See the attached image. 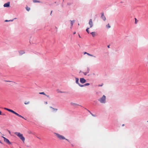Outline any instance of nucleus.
I'll list each match as a JSON object with an SVG mask.
<instances>
[{
  "instance_id": "52",
  "label": "nucleus",
  "mask_w": 148,
  "mask_h": 148,
  "mask_svg": "<svg viewBox=\"0 0 148 148\" xmlns=\"http://www.w3.org/2000/svg\"><path fill=\"white\" fill-rule=\"evenodd\" d=\"M78 25H79V24H78Z\"/></svg>"
},
{
  "instance_id": "11",
  "label": "nucleus",
  "mask_w": 148,
  "mask_h": 148,
  "mask_svg": "<svg viewBox=\"0 0 148 148\" xmlns=\"http://www.w3.org/2000/svg\"><path fill=\"white\" fill-rule=\"evenodd\" d=\"M20 55H22L25 53L24 51L22 50L19 51Z\"/></svg>"
},
{
  "instance_id": "42",
  "label": "nucleus",
  "mask_w": 148,
  "mask_h": 148,
  "mask_svg": "<svg viewBox=\"0 0 148 148\" xmlns=\"http://www.w3.org/2000/svg\"><path fill=\"white\" fill-rule=\"evenodd\" d=\"M76 32H73V34H76Z\"/></svg>"
},
{
  "instance_id": "4",
  "label": "nucleus",
  "mask_w": 148,
  "mask_h": 148,
  "mask_svg": "<svg viewBox=\"0 0 148 148\" xmlns=\"http://www.w3.org/2000/svg\"><path fill=\"white\" fill-rule=\"evenodd\" d=\"M3 138L4 139V141L5 142L9 145H10L12 144L11 143L10 141L8 139L4 137H3Z\"/></svg>"
},
{
  "instance_id": "40",
  "label": "nucleus",
  "mask_w": 148,
  "mask_h": 148,
  "mask_svg": "<svg viewBox=\"0 0 148 148\" xmlns=\"http://www.w3.org/2000/svg\"><path fill=\"white\" fill-rule=\"evenodd\" d=\"M2 114V112L0 110V115Z\"/></svg>"
},
{
  "instance_id": "8",
  "label": "nucleus",
  "mask_w": 148,
  "mask_h": 148,
  "mask_svg": "<svg viewBox=\"0 0 148 148\" xmlns=\"http://www.w3.org/2000/svg\"><path fill=\"white\" fill-rule=\"evenodd\" d=\"M70 104L71 106L75 107H77V106H80L78 104L75 103H73V102H71L70 103Z\"/></svg>"
},
{
  "instance_id": "35",
  "label": "nucleus",
  "mask_w": 148,
  "mask_h": 148,
  "mask_svg": "<svg viewBox=\"0 0 148 148\" xmlns=\"http://www.w3.org/2000/svg\"><path fill=\"white\" fill-rule=\"evenodd\" d=\"M1 115H3V116H5L6 114L5 113H3V114H2Z\"/></svg>"
},
{
  "instance_id": "9",
  "label": "nucleus",
  "mask_w": 148,
  "mask_h": 148,
  "mask_svg": "<svg viewBox=\"0 0 148 148\" xmlns=\"http://www.w3.org/2000/svg\"><path fill=\"white\" fill-rule=\"evenodd\" d=\"M10 6V2H8L7 3H6L4 4L3 5V6L4 7H9Z\"/></svg>"
},
{
  "instance_id": "33",
  "label": "nucleus",
  "mask_w": 148,
  "mask_h": 148,
  "mask_svg": "<svg viewBox=\"0 0 148 148\" xmlns=\"http://www.w3.org/2000/svg\"><path fill=\"white\" fill-rule=\"evenodd\" d=\"M19 116V117H20L22 118H23V119H24V118L23 116H21V115H20L19 114V116Z\"/></svg>"
},
{
  "instance_id": "46",
  "label": "nucleus",
  "mask_w": 148,
  "mask_h": 148,
  "mask_svg": "<svg viewBox=\"0 0 148 148\" xmlns=\"http://www.w3.org/2000/svg\"><path fill=\"white\" fill-rule=\"evenodd\" d=\"M0 143H1V144H2V142L0 140Z\"/></svg>"
},
{
  "instance_id": "30",
  "label": "nucleus",
  "mask_w": 148,
  "mask_h": 148,
  "mask_svg": "<svg viewBox=\"0 0 148 148\" xmlns=\"http://www.w3.org/2000/svg\"><path fill=\"white\" fill-rule=\"evenodd\" d=\"M29 101H28V102H25V103H24L25 104V105H27V104H29Z\"/></svg>"
},
{
  "instance_id": "48",
  "label": "nucleus",
  "mask_w": 148,
  "mask_h": 148,
  "mask_svg": "<svg viewBox=\"0 0 148 148\" xmlns=\"http://www.w3.org/2000/svg\"><path fill=\"white\" fill-rule=\"evenodd\" d=\"M8 132H9V133L10 134V131L8 130Z\"/></svg>"
},
{
  "instance_id": "18",
  "label": "nucleus",
  "mask_w": 148,
  "mask_h": 148,
  "mask_svg": "<svg viewBox=\"0 0 148 148\" xmlns=\"http://www.w3.org/2000/svg\"><path fill=\"white\" fill-rule=\"evenodd\" d=\"M12 113L15 114H16V115L17 116H19V114H18L16 112H15V111H13V112H12Z\"/></svg>"
},
{
  "instance_id": "28",
  "label": "nucleus",
  "mask_w": 148,
  "mask_h": 148,
  "mask_svg": "<svg viewBox=\"0 0 148 148\" xmlns=\"http://www.w3.org/2000/svg\"><path fill=\"white\" fill-rule=\"evenodd\" d=\"M90 85V84L88 83H86L84 84L85 86H88Z\"/></svg>"
},
{
  "instance_id": "47",
  "label": "nucleus",
  "mask_w": 148,
  "mask_h": 148,
  "mask_svg": "<svg viewBox=\"0 0 148 148\" xmlns=\"http://www.w3.org/2000/svg\"><path fill=\"white\" fill-rule=\"evenodd\" d=\"M79 38H81V36H80V35H79Z\"/></svg>"
},
{
  "instance_id": "32",
  "label": "nucleus",
  "mask_w": 148,
  "mask_h": 148,
  "mask_svg": "<svg viewBox=\"0 0 148 148\" xmlns=\"http://www.w3.org/2000/svg\"><path fill=\"white\" fill-rule=\"evenodd\" d=\"M28 133L29 134H32V132L30 131V130H29L28 132Z\"/></svg>"
},
{
  "instance_id": "26",
  "label": "nucleus",
  "mask_w": 148,
  "mask_h": 148,
  "mask_svg": "<svg viewBox=\"0 0 148 148\" xmlns=\"http://www.w3.org/2000/svg\"><path fill=\"white\" fill-rule=\"evenodd\" d=\"M90 71V69L88 67L87 68V70L86 72H87L88 73L89 72V71Z\"/></svg>"
},
{
  "instance_id": "17",
  "label": "nucleus",
  "mask_w": 148,
  "mask_h": 148,
  "mask_svg": "<svg viewBox=\"0 0 148 148\" xmlns=\"http://www.w3.org/2000/svg\"><path fill=\"white\" fill-rule=\"evenodd\" d=\"M70 21L71 22V27H72V26L73 25V23L75 22V21L74 20H73V21L71 20Z\"/></svg>"
},
{
  "instance_id": "36",
  "label": "nucleus",
  "mask_w": 148,
  "mask_h": 148,
  "mask_svg": "<svg viewBox=\"0 0 148 148\" xmlns=\"http://www.w3.org/2000/svg\"><path fill=\"white\" fill-rule=\"evenodd\" d=\"M67 5H71V3H67Z\"/></svg>"
},
{
  "instance_id": "23",
  "label": "nucleus",
  "mask_w": 148,
  "mask_h": 148,
  "mask_svg": "<svg viewBox=\"0 0 148 148\" xmlns=\"http://www.w3.org/2000/svg\"><path fill=\"white\" fill-rule=\"evenodd\" d=\"M90 28V27L88 28L86 30V31L88 33H89V31L88 30Z\"/></svg>"
},
{
  "instance_id": "24",
  "label": "nucleus",
  "mask_w": 148,
  "mask_h": 148,
  "mask_svg": "<svg viewBox=\"0 0 148 148\" xmlns=\"http://www.w3.org/2000/svg\"><path fill=\"white\" fill-rule=\"evenodd\" d=\"M13 19L12 20H5V22H9V21H13Z\"/></svg>"
},
{
  "instance_id": "13",
  "label": "nucleus",
  "mask_w": 148,
  "mask_h": 148,
  "mask_svg": "<svg viewBox=\"0 0 148 148\" xmlns=\"http://www.w3.org/2000/svg\"><path fill=\"white\" fill-rule=\"evenodd\" d=\"M4 109L5 110H6L12 112H12H13V110H12L8 108H4Z\"/></svg>"
},
{
  "instance_id": "6",
  "label": "nucleus",
  "mask_w": 148,
  "mask_h": 148,
  "mask_svg": "<svg viewBox=\"0 0 148 148\" xmlns=\"http://www.w3.org/2000/svg\"><path fill=\"white\" fill-rule=\"evenodd\" d=\"M80 81L82 84L85 83L86 82V80L83 78H80Z\"/></svg>"
},
{
  "instance_id": "44",
  "label": "nucleus",
  "mask_w": 148,
  "mask_h": 148,
  "mask_svg": "<svg viewBox=\"0 0 148 148\" xmlns=\"http://www.w3.org/2000/svg\"><path fill=\"white\" fill-rule=\"evenodd\" d=\"M124 126V124H122V126Z\"/></svg>"
},
{
  "instance_id": "5",
  "label": "nucleus",
  "mask_w": 148,
  "mask_h": 148,
  "mask_svg": "<svg viewBox=\"0 0 148 148\" xmlns=\"http://www.w3.org/2000/svg\"><path fill=\"white\" fill-rule=\"evenodd\" d=\"M88 24L90 25V27L91 28L93 26V23L92 21V20L90 19L89 20L88 22Z\"/></svg>"
},
{
  "instance_id": "29",
  "label": "nucleus",
  "mask_w": 148,
  "mask_h": 148,
  "mask_svg": "<svg viewBox=\"0 0 148 148\" xmlns=\"http://www.w3.org/2000/svg\"><path fill=\"white\" fill-rule=\"evenodd\" d=\"M90 114L93 116L95 117L96 116L95 115L93 114L91 112H90Z\"/></svg>"
},
{
  "instance_id": "2",
  "label": "nucleus",
  "mask_w": 148,
  "mask_h": 148,
  "mask_svg": "<svg viewBox=\"0 0 148 148\" xmlns=\"http://www.w3.org/2000/svg\"><path fill=\"white\" fill-rule=\"evenodd\" d=\"M98 100L101 103H105L106 102V96L103 95L101 98L98 99Z\"/></svg>"
},
{
  "instance_id": "27",
  "label": "nucleus",
  "mask_w": 148,
  "mask_h": 148,
  "mask_svg": "<svg viewBox=\"0 0 148 148\" xmlns=\"http://www.w3.org/2000/svg\"><path fill=\"white\" fill-rule=\"evenodd\" d=\"M26 9L27 11H29L30 10V8L29 7H27L26 8Z\"/></svg>"
},
{
  "instance_id": "14",
  "label": "nucleus",
  "mask_w": 148,
  "mask_h": 148,
  "mask_svg": "<svg viewBox=\"0 0 148 148\" xmlns=\"http://www.w3.org/2000/svg\"><path fill=\"white\" fill-rule=\"evenodd\" d=\"M33 2L34 3H42L40 1H38L37 0H33Z\"/></svg>"
},
{
  "instance_id": "45",
  "label": "nucleus",
  "mask_w": 148,
  "mask_h": 148,
  "mask_svg": "<svg viewBox=\"0 0 148 148\" xmlns=\"http://www.w3.org/2000/svg\"><path fill=\"white\" fill-rule=\"evenodd\" d=\"M48 97H49V95H46Z\"/></svg>"
},
{
  "instance_id": "50",
  "label": "nucleus",
  "mask_w": 148,
  "mask_h": 148,
  "mask_svg": "<svg viewBox=\"0 0 148 148\" xmlns=\"http://www.w3.org/2000/svg\"><path fill=\"white\" fill-rule=\"evenodd\" d=\"M87 110L90 112L89 110H88L87 109Z\"/></svg>"
},
{
  "instance_id": "43",
  "label": "nucleus",
  "mask_w": 148,
  "mask_h": 148,
  "mask_svg": "<svg viewBox=\"0 0 148 148\" xmlns=\"http://www.w3.org/2000/svg\"><path fill=\"white\" fill-rule=\"evenodd\" d=\"M52 11H51V14H50V15H51V14H52Z\"/></svg>"
},
{
  "instance_id": "34",
  "label": "nucleus",
  "mask_w": 148,
  "mask_h": 148,
  "mask_svg": "<svg viewBox=\"0 0 148 148\" xmlns=\"http://www.w3.org/2000/svg\"><path fill=\"white\" fill-rule=\"evenodd\" d=\"M103 84H102L101 85H98V86H103Z\"/></svg>"
},
{
  "instance_id": "1",
  "label": "nucleus",
  "mask_w": 148,
  "mask_h": 148,
  "mask_svg": "<svg viewBox=\"0 0 148 148\" xmlns=\"http://www.w3.org/2000/svg\"><path fill=\"white\" fill-rule=\"evenodd\" d=\"M14 134L16 135L23 142L25 141V138L23 136V134L17 132H15Z\"/></svg>"
},
{
  "instance_id": "7",
  "label": "nucleus",
  "mask_w": 148,
  "mask_h": 148,
  "mask_svg": "<svg viewBox=\"0 0 148 148\" xmlns=\"http://www.w3.org/2000/svg\"><path fill=\"white\" fill-rule=\"evenodd\" d=\"M101 18L104 21H105L106 19V17L104 15L103 13V12L101 13Z\"/></svg>"
},
{
  "instance_id": "3",
  "label": "nucleus",
  "mask_w": 148,
  "mask_h": 148,
  "mask_svg": "<svg viewBox=\"0 0 148 148\" xmlns=\"http://www.w3.org/2000/svg\"><path fill=\"white\" fill-rule=\"evenodd\" d=\"M55 134H56V135L57 136V137L60 139L61 140L65 139L66 140L69 142V141L68 139L65 138L64 137V136H63L56 133H55Z\"/></svg>"
},
{
  "instance_id": "31",
  "label": "nucleus",
  "mask_w": 148,
  "mask_h": 148,
  "mask_svg": "<svg viewBox=\"0 0 148 148\" xmlns=\"http://www.w3.org/2000/svg\"><path fill=\"white\" fill-rule=\"evenodd\" d=\"M83 73H84L85 75H87V73H88L87 72H83Z\"/></svg>"
},
{
  "instance_id": "12",
  "label": "nucleus",
  "mask_w": 148,
  "mask_h": 148,
  "mask_svg": "<svg viewBox=\"0 0 148 148\" xmlns=\"http://www.w3.org/2000/svg\"><path fill=\"white\" fill-rule=\"evenodd\" d=\"M84 54H87V55H88L89 56H93V57H94L95 58L96 57L95 56H93V55H92L91 54H89V53H87L86 52H84Z\"/></svg>"
},
{
  "instance_id": "20",
  "label": "nucleus",
  "mask_w": 148,
  "mask_h": 148,
  "mask_svg": "<svg viewBox=\"0 0 148 148\" xmlns=\"http://www.w3.org/2000/svg\"><path fill=\"white\" fill-rule=\"evenodd\" d=\"M106 27L107 28H110V25L109 24H108L106 25Z\"/></svg>"
},
{
  "instance_id": "22",
  "label": "nucleus",
  "mask_w": 148,
  "mask_h": 148,
  "mask_svg": "<svg viewBox=\"0 0 148 148\" xmlns=\"http://www.w3.org/2000/svg\"><path fill=\"white\" fill-rule=\"evenodd\" d=\"M39 94H42L45 95H46L44 92H39Z\"/></svg>"
},
{
  "instance_id": "51",
  "label": "nucleus",
  "mask_w": 148,
  "mask_h": 148,
  "mask_svg": "<svg viewBox=\"0 0 148 148\" xmlns=\"http://www.w3.org/2000/svg\"><path fill=\"white\" fill-rule=\"evenodd\" d=\"M72 27H71V28Z\"/></svg>"
},
{
  "instance_id": "16",
  "label": "nucleus",
  "mask_w": 148,
  "mask_h": 148,
  "mask_svg": "<svg viewBox=\"0 0 148 148\" xmlns=\"http://www.w3.org/2000/svg\"><path fill=\"white\" fill-rule=\"evenodd\" d=\"M95 32H91L90 34H92V36L93 37H94L95 36Z\"/></svg>"
},
{
  "instance_id": "41",
  "label": "nucleus",
  "mask_w": 148,
  "mask_h": 148,
  "mask_svg": "<svg viewBox=\"0 0 148 148\" xmlns=\"http://www.w3.org/2000/svg\"><path fill=\"white\" fill-rule=\"evenodd\" d=\"M110 45H108V47L109 48H110Z\"/></svg>"
},
{
  "instance_id": "21",
  "label": "nucleus",
  "mask_w": 148,
  "mask_h": 148,
  "mask_svg": "<svg viewBox=\"0 0 148 148\" xmlns=\"http://www.w3.org/2000/svg\"><path fill=\"white\" fill-rule=\"evenodd\" d=\"M78 85L81 87H83L85 86L84 84H80V83H79V84H78Z\"/></svg>"
},
{
  "instance_id": "37",
  "label": "nucleus",
  "mask_w": 148,
  "mask_h": 148,
  "mask_svg": "<svg viewBox=\"0 0 148 148\" xmlns=\"http://www.w3.org/2000/svg\"><path fill=\"white\" fill-rule=\"evenodd\" d=\"M60 92V93H64L65 92H62V91H60V92Z\"/></svg>"
},
{
  "instance_id": "49",
  "label": "nucleus",
  "mask_w": 148,
  "mask_h": 148,
  "mask_svg": "<svg viewBox=\"0 0 148 148\" xmlns=\"http://www.w3.org/2000/svg\"><path fill=\"white\" fill-rule=\"evenodd\" d=\"M81 72V71H79V73H80Z\"/></svg>"
},
{
  "instance_id": "10",
  "label": "nucleus",
  "mask_w": 148,
  "mask_h": 148,
  "mask_svg": "<svg viewBox=\"0 0 148 148\" xmlns=\"http://www.w3.org/2000/svg\"><path fill=\"white\" fill-rule=\"evenodd\" d=\"M75 83L78 85L79 84V79L78 78L75 77Z\"/></svg>"
},
{
  "instance_id": "19",
  "label": "nucleus",
  "mask_w": 148,
  "mask_h": 148,
  "mask_svg": "<svg viewBox=\"0 0 148 148\" xmlns=\"http://www.w3.org/2000/svg\"><path fill=\"white\" fill-rule=\"evenodd\" d=\"M12 113L15 114H16V115L17 116H19V114H18L16 112H15V111H13V112H12Z\"/></svg>"
},
{
  "instance_id": "25",
  "label": "nucleus",
  "mask_w": 148,
  "mask_h": 148,
  "mask_svg": "<svg viewBox=\"0 0 148 148\" xmlns=\"http://www.w3.org/2000/svg\"><path fill=\"white\" fill-rule=\"evenodd\" d=\"M135 23L136 24L137 23L138 21L137 20V19H136V18H135Z\"/></svg>"
},
{
  "instance_id": "38",
  "label": "nucleus",
  "mask_w": 148,
  "mask_h": 148,
  "mask_svg": "<svg viewBox=\"0 0 148 148\" xmlns=\"http://www.w3.org/2000/svg\"><path fill=\"white\" fill-rule=\"evenodd\" d=\"M45 103L46 104H47V101H45Z\"/></svg>"
},
{
  "instance_id": "15",
  "label": "nucleus",
  "mask_w": 148,
  "mask_h": 148,
  "mask_svg": "<svg viewBox=\"0 0 148 148\" xmlns=\"http://www.w3.org/2000/svg\"><path fill=\"white\" fill-rule=\"evenodd\" d=\"M50 108H52L53 110V112H54L55 111H57L58 110V109H57L56 108H53L51 106H50Z\"/></svg>"
},
{
  "instance_id": "53",
  "label": "nucleus",
  "mask_w": 148,
  "mask_h": 148,
  "mask_svg": "<svg viewBox=\"0 0 148 148\" xmlns=\"http://www.w3.org/2000/svg\"><path fill=\"white\" fill-rule=\"evenodd\" d=\"M64 1V0H63V1Z\"/></svg>"
},
{
  "instance_id": "39",
  "label": "nucleus",
  "mask_w": 148,
  "mask_h": 148,
  "mask_svg": "<svg viewBox=\"0 0 148 148\" xmlns=\"http://www.w3.org/2000/svg\"><path fill=\"white\" fill-rule=\"evenodd\" d=\"M5 82H11L10 81H7V80H5Z\"/></svg>"
}]
</instances>
